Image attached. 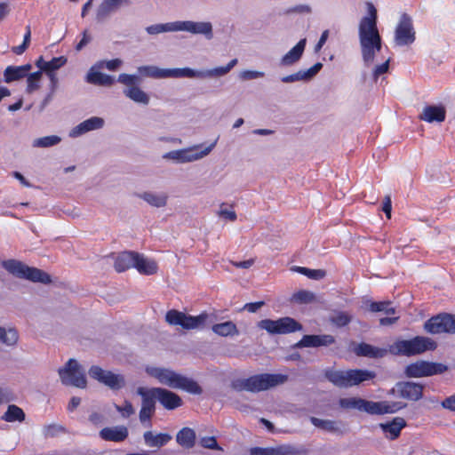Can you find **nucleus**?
<instances>
[{
	"label": "nucleus",
	"mask_w": 455,
	"mask_h": 455,
	"mask_svg": "<svg viewBox=\"0 0 455 455\" xmlns=\"http://www.w3.org/2000/svg\"><path fill=\"white\" fill-rule=\"evenodd\" d=\"M215 143H212L208 148H206L203 152L200 154H194L190 150H175L166 153L164 157L173 159L180 163H187V162H192L194 160H196L207 154H209L212 149L214 148Z\"/></svg>",
	"instance_id": "6ab92c4d"
},
{
	"label": "nucleus",
	"mask_w": 455,
	"mask_h": 455,
	"mask_svg": "<svg viewBox=\"0 0 455 455\" xmlns=\"http://www.w3.org/2000/svg\"><path fill=\"white\" fill-rule=\"evenodd\" d=\"M446 117V110L443 106H427L424 108L419 118L427 123L443 122Z\"/></svg>",
	"instance_id": "b1692460"
},
{
	"label": "nucleus",
	"mask_w": 455,
	"mask_h": 455,
	"mask_svg": "<svg viewBox=\"0 0 455 455\" xmlns=\"http://www.w3.org/2000/svg\"><path fill=\"white\" fill-rule=\"evenodd\" d=\"M424 329L431 334L455 333V315L443 313L429 318Z\"/></svg>",
	"instance_id": "f8f14e48"
},
{
	"label": "nucleus",
	"mask_w": 455,
	"mask_h": 455,
	"mask_svg": "<svg viewBox=\"0 0 455 455\" xmlns=\"http://www.w3.org/2000/svg\"><path fill=\"white\" fill-rule=\"evenodd\" d=\"M143 438L147 446L157 448L164 446L172 440V436L169 434L160 433L154 435L152 431L145 432Z\"/></svg>",
	"instance_id": "c85d7f7f"
},
{
	"label": "nucleus",
	"mask_w": 455,
	"mask_h": 455,
	"mask_svg": "<svg viewBox=\"0 0 455 455\" xmlns=\"http://www.w3.org/2000/svg\"><path fill=\"white\" fill-rule=\"evenodd\" d=\"M301 80H307L303 70H299L297 73L285 76L281 79L283 83H293Z\"/></svg>",
	"instance_id": "bf43d9fd"
},
{
	"label": "nucleus",
	"mask_w": 455,
	"mask_h": 455,
	"mask_svg": "<svg viewBox=\"0 0 455 455\" xmlns=\"http://www.w3.org/2000/svg\"><path fill=\"white\" fill-rule=\"evenodd\" d=\"M104 416L99 412H92L89 416V420L94 426H99L104 423Z\"/></svg>",
	"instance_id": "774afa93"
},
{
	"label": "nucleus",
	"mask_w": 455,
	"mask_h": 455,
	"mask_svg": "<svg viewBox=\"0 0 455 455\" xmlns=\"http://www.w3.org/2000/svg\"><path fill=\"white\" fill-rule=\"evenodd\" d=\"M60 141V138L56 135H50L39 138L34 141V146L38 148H48L57 145Z\"/></svg>",
	"instance_id": "8fccbe9b"
},
{
	"label": "nucleus",
	"mask_w": 455,
	"mask_h": 455,
	"mask_svg": "<svg viewBox=\"0 0 455 455\" xmlns=\"http://www.w3.org/2000/svg\"><path fill=\"white\" fill-rule=\"evenodd\" d=\"M288 375L281 373H260L247 379H237L232 381L231 387L235 391L259 393L284 384Z\"/></svg>",
	"instance_id": "7ed1b4c3"
},
{
	"label": "nucleus",
	"mask_w": 455,
	"mask_h": 455,
	"mask_svg": "<svg viewBox=\"0 0 455 455\" xmlns=\"http://www.w3.org/2000/svg\"><path fill=\"white\" fill-rule=\"evenodd\" d=\"M67 60H68L65 56L52 58L51 60L47 61L45 66V74L55 73L57 69L60 68L67 63Z\"/></svg>",
	"instance_id": "09e8293b"
},
{
	"label": "nucleus",
	"mask_w": 455,
	"mask_h": 455,
	"mask_svg": "<svg viewBox=\"0 0 455 455\" xmlns=\"http://www.w3.org/2000/svg\"><path fill=\"white\" fill-rule=\"evenodd\" d=\"M263 76H264V73L259 72V71L246 70L241 74V77L244 80H251V79H255L258 77H263Z\"/></svg>",
	"instance_id": "338daca9"
},
{
	"label": "nucleus",
	"mask_w": 455,
	"mask_h": 455,
	"mask_svg": "<svg viewBox=\"0 0 455 455\" xmlns=\"http://www.w3.org/2000/svg\"><path fill=\"white\" fill-rule=\"evenodd\" d=\"M293 271L307 276L310 279L320 280L326 275V272L323 269H310L305 267H293Z\"/></svg>",
	"instance_id": "79ce46f5"
},
{
	"label": "nucleus",
	"mask_w": 455,
	"mask_h": 455,
	"mask_svg": "<svg viewBox=\"0 0 455 455\" xmlns=\"http://www.w3.org/2000/svg\"><path fill=\"white\" fill-rule=\"evenodd\" d=\"M123 4H129V0H103L97 10V20H103L110 13L116 11Z\"/></svg>",
	"instance_id": "393cba45"
},
{
	"label": "nucleus",
	"mask_w": 455,
	"mask_h": 455,
	"mask_svg": "<svg viewBox=\"0 0 455 455\" xmlns=\"http://www.w3.org/2000/svg\"><path fill=\"white\" fill-rule=\"evenodd\" d=\"M369 310L373 313L384 312L387 315L395 314V308L392 307V302L390 300L370 301Z\"/></svg>",
	"instance_id": "ea45409f"
},
{
	"label": "nucleus",
	"mask_w": 455,
	"mask_h": 455,
	"mask_svg": "<svg viewBox=\"0 0 455 455\" xmlns=\"http://www.w3.org/2000/svg\"><path fill=\"white\" fill-rule=\"evenodd\" d=\"M156 400L168 411H173L183 405L181 397L176 393L163 387H154Z\"/></svg>",
	"instance_id": "2eb2a0df"
},
{
	"label": "nucleus",
	"mask_w": 455,
	"mask_h": 455,
	"mask_svg": "<svg viewBox=\"0 0 455 455\" xmlns=\"http://www.w3.org/2000/svg\"><path fill=\"white\" fill-rule=\"evenodd\" d=\"M382 211L385 212L387 219L391 218L392 202L389 196H386L383 200Z\"/></svg>",
	"instance_id": "69168bd1"
},
{
	"label": "nucleus",
	"mask_w": 455,
	"mask_h": 455,
	"mask_svg": "<svg viewBox=\"0 0 455 455\" xmlns=\"http://www.w3.org/2000/svg\"><path fill=\"white\" fill-rule=\"evenodd\" d=\"M135 251H123L115 259L114 267L116 272H124L134 265Z\"/></svg>",
	"instance_id": "c756f323"
},
{
	"label": "nucleus",
	"mask_w": 455,
	"mask_h": 455,
	"mask_svg": "<svg viewBox=\"0 0 455 455\" xmlns=\"http://www.w3.org/2000/svg\"><path fill=\"white\" fill-rule=\"evenodd\" d=\"M355 352L359 356L382 358L387 355V350L362 342L355 347Z\"/></svg>",
	"instance_id": "bb28decb"
},
{
	"label": "nucleus",
	"mask_w": 455,
	"mask_h": 455,
	"mask_svg": "<svg viewBox=\"0 0 455 455\" xmlns=\"http://www.w3.org/2000/svg\"><path fill=\"white\" fill-rule=\"evenodd\" d=\"M377 9L368 3V13L359 23L358 36L363 60L366 65L374 61L375 55L381 50L382 39L377 27Z\"/></svg>",
	"instance_id": "f257e3e1"
},
{
	"label": "nucleus",
	"mask_w": 455,
	"mask_h": 455,
	"mask_svg": "<svg viewBox=\"0 0 455 455\" xmlns=\"http://www.w3.org/2000/svg\"><path fill=\"white\" fill-rule=\"evenodd\" d=\"M323 68L322 63L317 62L315 65H313L311 68H309L307 70L304 71V75L306 76V79L308 80L315 76Z\"/></svg>",
	"instance_id": "0e129e2a"
},
{
	"label": "nucleus",
	"mask_w": 455,
	"mask_h": 455,
	"mask_svg": "<svg viewBox=\"0 0 455 455\" xmlns=\"http://www.w3.org/2000/svg\"><path fill=\"white\" fill-rule=\"evenodd\" d=\"M447 370V365L442 363L420 360L408 364L405 367L404 373L409 378H423L442 374Z\"/></svg>",
	"instance_id": "1a4fd4ad"
},
{
	"label": "nucleus",
	"mask_w": 455,
	"mask_h": 455,
	"mask_svg": "<svg viewBox=\"0 0 455 455\" xmlns=\"http://www.w3.org/2000/svg\"><path fill=\"white\" fill-rule=\"evenodd\" d=\"M118 82L125 84L129 87L135 86L140 82V78L135 75L120 74L118 76Z\"/></svg>",
	"instance_id": "864d4df0"
},
{
	"label": "nucleus",
	"mask_w": 455,
	"mask_h": 455,
	"mask_svg": "<svg viewBox=\"0 0 455 455\" xmlns=\"http://www.w3.org/2000/svg\"><path fill=\"white\" fill-rule=\"evenodd\" d=\"M156 410L148 409V408H140L139 418L140 421L144 425L148 423V427L151 426V419L155 414Z\"/></svg>",
	"instance_id": "13d9d810"
},
{
	"label": "nucleus",
	"mask_w": 455,
	"mask_h": 455,
	"mask_svg": "<svg viewBox=\"0 0 455 455\" xmlns=\"http://www.w3.org/2000/svg\"><path fill=\"white\" fill-rule=\"evenodd\" d=\"M291 300L299 304H308L315 300V295L312 291L299 290L292 294Z\"/></svg>",
	"instance_id": "a19ab883"
},
{
	"label": "nucleus",
	"mask_w": 455,
	"mask_h": 455,
	"mask_svg": "<svg viewBox=\"0 0 455 455\" xmlns=\"http://www.w3.org/2000/svg\"><path fill=\"white\" fill-rule=\"evenodd\" d=\"M200 445L206 449L221 450V447L218 444V442L214 436H204L200 439Z\"/></svg>",
	"instance_id": "6e6d98bb"
},
{
	"label": "nucleus",
	"mask_w": 455,
	"mask_h": 455,
	"mask_svg": "<svg viewBox=\"0 0 455 455\" xmlns=\"http://www.w3.org/2000/svg\"><path fill=\"white\" fill-rule=\"evenodd\" d=\"M208 319V314L204 312L196 316L186 315L176 309L168 310L165 315V321L170 325H179L185 330H193L204 325Z\"/></svg>",
	"instance_id": "6e6552de"
},
{
	"label": "nucleus",
	"mask_w": 455,
	"mask_h": 455,
	"mask_svg": "<svg viewBox=\"0 0 455 455\" xmlns=\"http://www.w3.org/2000/svg\"><path fill=\"white\" fill-rule=\"evenodd\" d=\"M335 343V338L330 334L304 335L297 343L299 347H328Z\"/></svg>",
	"instance_id": "f3484780"
},
{
	"label": "nucleus",
	"mask_w": 455,
	"mask_h": 455,
	"mask_svg": "<svg viewBox=\"0 0 455 455\" xmlns=\"http://www.w3.org/2000/svg\"><path fill=\"white\" fill-rule=\"evenodd\" d=\"M212 331L216 334L222 336V337L234 335L238 332L236 325L231 321L214 324L212 326Z\"/></svg>",
	"instance_id": "58836bf2"
},
{
	"label": "nucleus",
	"mask_w": 455,
	"mask_h": 455,
	"mask_svg": "<svg viewBox=\"0 0 455 455\" xmlns=\"http://www.w3.org/2000/svg\"><path fill=\"white\" fill-rule=\"evenodd\" d=\"M416 32L411 16L403 13L395 30V43L398 46L411 45L415 42Z\"/></svg>",
	"instance_id": "ddd939ff"
},
{
	"label": "nucleus",
	"mask_w": 455,
	"mask_h": 455,
	"mask_svg": "<svg viewBox=\"0 0 455 455\" xmlns=\"http://www.w3.org/2000/svg\"><path fill=\"white\" fill-rule=\"evenodd\" d=\"M389 67V60H387L384 63L376 66V68L373 70V77L375 80L379 78V76L382 74H385L388 70Z\"/></svg>",
	"instance_id": "e2e57ef3"
},
{
	"label": "nucleus",
	"mask_w": 455,
	"mask_h": 455,
	"mask_svg": "<svg viewBox=\"0 0 455 455\" xmlns=\"http://www.w3.org/2000/svg\"><path fill=\"white\" fill-rule=\"evenodd\" d=\"M146 202L156 207H162L166 204L167 196L165 195H155L152 193H144L140 196Z\"/></svg>",
	"instance_id": "49530a36"
},
{
	"label": "nucleus",
	"mask_w": 455,
	"mask_h": 455,
	"mask_svg": "<svg viewBox=\"0 0 455 455\" xmlns=\"http://www.w3.org/2000/svg\"><path fill=\"white\" fill-rule=\"evenodd\" d=\"M310 422L316 427H319L321 429L333 432L336 430L335 422L329 419H321L315 417L310 418Z\"/></svg>",
	"instance_id": "3c124183"
},
{
	"label": "nucleus",
	"mask_w": 455,
	"mask_h": 455,
	"mask_svg": "<svg viewBox=\"0 0 455 455\" xmlns=\"http://www.w3.org/2000/svg\"><path fill=\"white\" fill-rule=\"evenodd\" d=\"M251 455H277V451L273 448L254 447L251 449Z\"/></svg>",
	"instance_id": "052dcab7"
},
{
	"label": "nucleus",
	"mask_w": 455,
	"mask_h": 455,
	"mask_svg": "<svg viewBox=\"0 0 455 455\" xmlns=\"http://www.w3.org/2000/svg\"><path fill=\"white\" fill-rule=\"evenodd\" d=\"M89 375L112 390H119L125 385V379L123 375L105 371L98 365H92L89 369Z\"/></svg>",
	"instance_id": "4468645a"
},
{
	"label": "nucleus",
	"mask_w": 455,
	"mask_h": 455,
	"mask_svg": "<svg viewBox=\"0 0 455 455\" xmlns=\"http://www.w3.org/2000/svg\"><path fill=\"white\" fill-rule=\"evenodd\" d=\"M125 96L130 98L135 102L148 104L149 102V98L146 92H144L140 87L137 85L129 87L124 91Z\"/></svg>",
	"instance_id": "c9c22d12"
},
{
	"label": "nucleus",
	"mask_w": 455,
	"mask_h": 455,
	"mask_svg": "<svg viewBox=\"0 0 455 455\" xmlns=\"http://www.w3.org/2000/svg\"><path fill=\"white\" fill-rule=\"evenodd\" d=\"M201 76V72L189 68L168 69V77H196Z\"/></svg>",
	"instance_id": "c03bdc74"
},
{
	"label": "nucleus",
	"mask_w": 455,
	"mask_h": 455,
	"mask_svg": "<svg viewBox=\"0 0 455 455\" xmlns=\"http://www.w3.org/2000/svg\"><path fill=\"white\" fill-rule=\"evenodd\" d=\"M19 340V334L16 329L0 327V343L6 346H14Z\"/></svg>",
	"instance_id": "e433bc0d"
},
{
	"label": "nucleus",
	"mask_w": 455,
	"mask_h": 455,
	"mask_svg": "<svg viewBox=\"0 0 455 455\" xmlns=\"http://www.w3.org/2000/svg\"><path fill=\"white\" fill-rule=\"evenodd\" d=\"M339 404L345 410H357L370 415L393 414L407 406V403L400 401L373 402L360 397L340 398Z\"/></svg>",
	"instance_id": "f03ea898"
},
{
	"label": "nucleus",
	"mask_w": 455,
	"mask_h": 455,
	"mask_svg": "<svg viewBox=\"0 0 455 455\" xmlns=\"http://www.w3.org/2000/svg\"><path fill=\"white\" fill-rule=\"evenodd\" d=\"M138 73L154 78L168 77V69H161L155 66H141L138 68Z\"/></svg>",
	"instance_id": "4c0bfd02"
},
{
	"label": "nucleus",
	"mask_w": 455,
	"mask_h": 455,
	"mask_svg": "<svg viewBox=\"0 0 455 455\" xmlns=\"http://www.w3.org/2000/svg\"><path fill=\"white\" fill-rule=\"evenodd\" d=\"M26 92L30 94L40 88V81L42 79L41 71L28 73Z\"/></svg>",
	"instance_id": "37998d69"
},
{
	"label": "nucleus",
	"mask_w": 455,
	"mask_h": 455,
	"mask_svg": "<svg viewBox=\"0 0 455 455\" xmlns=\"http://www.w3.org/2000/svg\"><path fill=\"white\" fill-rule=\"evenodd\" d=\"M441 405L443 409L455 412V394L443 399Z\"/></svg>",
	"instance_id": "680f3d73"
},
{
	"label": "nucleus",
	"mask_w": 455,
	"mask_h": 455,
	"mask_svg": "<svg viewBox=\"0 0 455 455\" xmlns=\"http://www.w3.org/2000/svg\"><path fill=\"white\" fill-rule=\"evenodd\" d=\"M175 22L165 23V24H156L148 26L146 30L150 35H156L163 32L176 31L174 29Z\"/></svg>",
	"instance_id": "de8ad7c7"
},
{
	"label": "nucleus",
	"mask_w": 455,
	"mask_h": 455,
	"mask_svg": "<svg viewBox=\"0 0 455 455\" xmlns=\"http://www.w3.org/2000/svg\"><path fill=\"white\" fill-rule=\"evenodd\" d=\"M148 373L164 386L174 389H181L192 395H201L203 388L194 379L181 375L167 368L155 367L148 370Z\"/></svg>",
	"instance_id": "20e7f679"
},
{
	"label": "nucleus",
	"mask_w": 455,
	"mask_h": 455,
	"mask_svg": "<svg viewBox=\"0 0 455 455\" xmlns=\"http://www.w3.org/2000/svg\"><path fill=\"white\" fill-rule=\"evenodd\" d=\"M87 81L97 85H112L115 78L112 76L101 73L100 71L91 72L87 76Z\"/></svg>",
	"instance_id": "f704fd0d"
},
{
	"label": "nucleus",
	"mask_w": 455,
	"mask_h": 455,
	"mask_svg": "<svg viewBox=\"0 0 455 455\" xmlns=\"http://www.w3.org/2000/svg\"><path fill=\"white\" fill-rule=\"evenodd\" d=\"M103 124L104 120L102 118L98 116L91 117L76 126L72 131V135L78 136L87 132L100 129Z\"/></svg>",
	"instance_id": "cd10ccee"
},
{
	"label": "nucleus",
	"mask_w": 455,
	"mask_h": 455,
	"mask_svg": "<svg viewBox=\"0 0 455 455\" xmlns=\"http://www.w3.org/2000/svg\"><path fill=\"white\" fill-rule=\"evenodd\" d=\"M115 408L124 418H129L135 412L132 403L127 400L124 401V405L115 404Z\"/></svg>",
	"instance_id": "5fc2aeb1"
},
{
	"label": "nucleus",
	"mask_w": 455,
	"mask_h": 455,
	"mask_svg": "<svg viewBox=\"0 0 455 455\" xmlns=\"http://www.w3.org/2000/svg\"><path fill=\"white\" fill-rule=\"evenodd\" d=\"M60 432H65V428L57 424L46 425L43 428V433L45 438L54 437Z\"/></svg>",
	"instance_id": "603ef678"
},
{
	"label": "nucleus",
	"mask_w": 455,
	"mask_h": 455,
	"mask_svg": "<svg viewBox=\"0 0 455 455\" xmlns=\"http://www.w3.org/2000/svg\"><path fill=\"white\" fill-rule=\"evenodd\" d=\"M2 266L10 274L19 278L42 283H49L52 281L51 276L46 272L36 267H28L16 259L4 260Z\"/></svg>",
	"instance_id": "423d86ee"
},
{
	"label": "nucleus",
	"mask_w": 455,
	"mask_h": 455,
	"mask_svg": "<svg viewBox=\"0 0 455 455\" xmlns=\"http://www.w3.org/2000/svg\"><path fill=\"white\" fill-rule=\"evenodd\" d=\"M154 391V387L147 389L145 387H140L137 388V394L140 395L142 399V408L156 410V395Z\"/></svg>",
	"instance_id": "2f4dec72"
},
{
	"label": "nucleus",
	"mask_w": 455,
	"mask_h": 455,
	"mask_svg": "<svg viewBox=\"0 0 455 455\" xmlns=\"http://www.w3.org/2000/svg\"><path fill=\"white\" fill-rule=\"evenodd\" d=\"M129 435L128 428L125 426L104 427L100 431V437L104 441L121 443Z\"/></svg>",
	"instance_id": "aec40b11"
},
{
	"label": "nucleus",
	"mask_w": 455,
	"mask_h": 455,
	"mask_svg": "<svg viewBox=\"0 0 455 455\" xmlns=\"http://www.w3.org/2000/svg\"><path fill=\"white\" fill-rule=\"evenodd\" d=\"M25 412L21 408L15 404H11L1 419L6 422H22L25 420Z\"/></svg>",
	"instance_id": "72a5a7b5"
},
{
	"label": "nucleus",
	"mask_w": 455,
	"mask_h": 455,
	"mask_svg": "<svg viewBox=\"0 0 455 455\" xmlns=\"http://www.w3.org/2000/svg\"><path fill=\"white\" fill-rule=\"evenodd\" d=\"M174 29L193 34H203L209 38L212 36V27L210 22L176 21Z\"/></svg>",
	"instance_id": "dca6fc26"
},
{
	"label": "nucleus",
	"mask_w": 455,
	"mask_h": 455,
	"mask_svg": "<svg viewBox=\"0 0 455 455\" xmlns=\"http://www.w3.org/2000/svg\"><path fill=\"white\" fill-rule=\"evenodd\" d=\"M425 386L412 381L397 382L388 392L389 395L411 402H418L423 398Z\"/></svg>",
	"instance_id": "9b49d317"
},
{
	"label": "nucleus",
	"mask_w": 455,
	"mask_h": 455,
	"mask_svg": "<svg viewBox=\"0 0 455 455\" xmlns=\"http://www.w3.org/2000/svg\"><path fill=\"white\" fill-rule=\"evenodd\" d=\"M237 63L236 59L231 60L226 66L219 67L210 71V75L212 76H224L228 74Z\"/></svg>",
	"instance_id": "4d7b16f0"
},
{
	"label": "nucleus",
	"mask_w": 455,
	"mask_h": 455,
	"mask_svg": "<svg viewBox=\"0 0 455 455\" xmlns=\"http://www.w3.org/2000/svg\"><path fill=\"white\" fill-rule=\"evenodd\" d=\"M324 376L335 387L347 388L345 371L327 369L324 371Z\"/></svg>",
	"instance_id": "473e14b6"
},
{
	"label": "nucleus",
	"mask_w": 455,
	"mask_h": 455,
	"mask_svg": "<svg viewBox=\"0 0 455 455\" xmlns=\"http://www.w3.org/2000/svg\"><path fill=\"white\" fill-rule=\"evenodd\" d=\"M31 64L28 63L21 66H8L4 71V80L5 83H12L25 78L31 70Z\"/></svg>",
	"instance_id": "4be33fe9"
},
{
	"label": "nucleus",
	"mask_w": 455,
	"mask_h": 455,
	"mask_svg": "<svg viewBox=\"0 0 455 455\" xmlns=\"http://www.w3.org/2000/svg\"><path fill=\"white\" fill-rule=\"evenodd\" d=\"M330 321L332 324L340 328L349 324L352 321V316L347 312L338 311L331 316Z\"/></svg>",
	"instance_id": "a18cd8bd"
},
{
	"label": "nucleus",
	"mask_w": 455,
	"mask_h": 455,
	"mask_svg": "<svg viewBox=\"0 0 455 455\" xmlns=\"http://www.w3.org/2000/svg\"><path fill=\"white\" fill-rule=\"evenodd\" d=\"M59 375L64 385H71L76 387L84 388L87 381L84 372L75 359H69L64 368H60Z\"/></svg>",
	"instance_id": "9d476101"
},
{
	"label": "nucleus",
	"mask_w": 455,
	"mask_h": 455,
	"mask_svg": "<svg viewBox=\"0 0 455 455\" xmlns=\"http://www.w3.org/2000/svg\"><path fill=\"white\" fill-rule=\"evenodd\" d=\"M258 327L271 335L289 334L302 330V325L295 319L285 316L277 320L263 319L258 323Z\"/></svg>",
	"instance_id": "0eeeda50"
},
{
	"label": "nucleus",
	"mask_w": 455,
	"mask_h": 455,
	"mask_svg": "<svg viewBox=\"0 0 455 455\" xmlns=\"http://www.w3.org/2000/svg\"><path fill=\"white\" fill-rule=\"evenodd\" d=\"M196 432L190 427L181 428L176 435L177 443L185 449H191L196 444Z\"/></svg>",
	"instance_id": "7c9ffc66"
},
{
	"label": "nucleus",
	"mask_w": 455,
	"mask_h": 455,
	"mask_svg": "<svg viewBox=\"0 0 455 455\" xmlns=\"http://www.w3.org/2000/svg\"><path fill=\"white\" fill-rule=\"evenodd\" d=\"M306 46V39L299 40L297 44L292 47L281 60V64L283 66H291L301 58Z\"/></svg>",
	"instance_id": "a878e982"
},
{
	"label": "nucleus",
	"mask_w": 455,
	"mask_h": 455,
	"mask_svg": "<svg viewBox=\"0 0 455 455\" xmlns=\"http://www.w3.org/2000/svg\"><path fill=\"white\" fill-rule=\"evenodd\" d=\"M347 388L357 386L364 381L371 380L376 377L374 371L363 369H351L345 371Z\"/></svg>",
	"instance_id": "a211bd4d"
},
{
	"label": "nucleus",
	"mask_w": 455,
	"mask_h": 455,
	"mask_svg": "<svg viewBox=\"0 0 455 455\" xmlns=\"http://www.w3.org/2000/svg\"><path fill=\"white\" fill-rule=\"evenodd\" d=\"M133 267L136 268L140 274L147 275L156 274L158 269L157 264L155 260L148 259L136 251Z\"/></svg>",
	"instance_id": "5701e85b"
},
{
	"label": "nucleus",
	"mask_w": 455,
	"mask_h": 455,
	"mask_svg": "<svg viewBox=\"0 0 455 455\" xmlns=\"http://www.w3.org/2000/svg\"><path fill=\"white\" fill-rule=\"evenodd\" d=\"M436 347L437 343L431 338L418 335L409 339H396L388 351L393 355L411 357L434 351Z\"/></svg>",
	"instance_id": "39448f33"
},
{
	"label": "nucleus",
	"mask_w": 455,
	"mask_h": 455,
	"mask_svg": "<svg viewBox=\"0 0 455 455\" xmlns=\"http://www.w3.org/2000/svg\"><path fill=\"white\" fill-rule=\"evenodd\" d=\"M406 421L403 418L395 417L391 421L381 423L380 428L390 440H395L400 436L401 431L406 427Z\"/></svg>",
	"instance_id": "412c9836"
}]
</instances>
